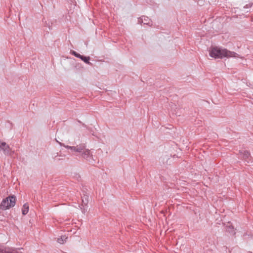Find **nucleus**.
<instances>
[{
    "label": "nucleus",
    "instance_id": "f257e3e1",
    "mask_svg": "<svg viewBox=\"0 0 253 253\" xmlns=\"http://www.w3.org/2000/svg\"><path fill=\"white\" fill-rule=\"evenodd\" d=\"M209 54L211 57L214 58L240 57L238 53L218 46H211L209 50Z\"/></svg>",
    "mask_w": 253,
    "mask_h": 253
},
{
    "label": "nucleus",
    "instance_id": "f03ea898",
    "mask_svg": "<svg viewBox=\"0 0 253 253\" xmlns=\"http://www.w3.org/2000/svg\"><path fill=\"white\" fill-rule=\"evenodd\" d=\"M66 147L67 149H70L72 151H74L81 153L83 158L86 159L89 163H92L94 161L92 155L90 154V151L88 149L84 150V149H85L84 144L77 145V146H66Z\"/></svg>",
    "mask_w": 253,
    "mask_h": 253
},
{
    "label": "nucleus",
    "instance_id": "7ed1b4c3",
    "mask_svg": "<svg viewBox=\"0 0 253 253\" xmlns=\"http://www.w3.org/2000/svg\"><path fill=\"white\" fill-rule=\"evenodd\" d=\"M16 198L14 195H11L3 199L0 207L2 210L9 209L13 207L16 203Z\"/></svg>",
    "mask_w": 253,
    "mask_h": 253
},
{
    "label": "nucleus",
    "instance_id": "20e7f679",
    "mask_svg": "<svg viewBox=\"0 0 253 253\" xmlns=\"http://www.w3.org/2000/svg\"><path fill=\"white\" fill-rule=\"evenodd\" d=\"M0 150H2L3 153L7 155L11 156L14 153V151H12L9 145L4 142L0 143Z\"/></svg>",
    "mask_w": 253,
    "mask_h": 253
},
{
    "label": "nucleus",
    "instance_id": "39448f33",
    "mask_svg": "<svg viewBox=\"0 0 253 253\" xmlns=\"http://www.w3.org/2000/svg\"><path fill=\"white\" fill-rule=\"evenodd\" d=\"M240 153L242 155L243 160L250 163L251 158L250 153L247 150H240Z\"/></svg>",
    "mask_w": 253,
    "mask_h": 253
},
{
    "label": "nucleus",
    "instance_id": "423d86ee",
    "mask_svg": "<svg viewBox=\"0 0 253 253\" xmlns=\"http://www.w3.org/2000/svg\"><path fill=\"white\" fill-rule=\"evenodd\" d=\"M0 253H18L16 249L5 247L0 248Z\"/></svg>",
    "mask_w": 253,
    "mask_h": 253
},
{
    "label": "nucleus",
    "instance_id": "0eeeda50",
    "mask_svg": "<svg viewBox=\"0 0 253 253\" xmlns=\"http://www.w3.org/2000/svg\"><path fill=\"white\" fill-rule=\"evenodd\" d=\"M152 21L147 16H142L141 18L138 19V22L140 23H143L144 24L150 25Z\"/></svg>",
    "mask_w": 253,
    "mask_h": 253
},
{
    "label": "nucleus",
    "instance_id": "6e6552de",
    "mask_svg": "<svg viewBox=\"0 0 253 253\" xmlns=\"http://www.w3.org/2000/svg\"><path fill=\"white\" fill-rule=\"evenodd\" d=\"M79 58L81 59L82 61H83L86 64H87L89 65H91L92 64L89 62L90 57L89 56H85L84 55H81V56L79 57Z\"/></svg>",
    "mask_w": 253,
    "mask_h": 253
},
{
    "label": "nucleus",
    "instance_id": "1a4fd4ad",
    "mask_svg": "<svg viewBox=\"0 0 253 253\" xmlns=\"http://www.w3.org/2000/svg\"><path fill=\"white\" fill-rule=\"evenodd\" d=\"M82 205L87 206L88 203V196L86 195H84L82 197Z\"/></svg>",
    "mask_w": 253,
    "mask_h": 253
},
{
    "label": "nucleus",
    "instance_id": "9d476101",
    "mask_svg": "<svg viewBox=\"0 0 253 253\" xmlns=\"http://www.w3.org/2000/svg\"><path fill=\"white\" fill-rule=\"evenodd\" d=\"M29 211V205L28 204H24L22 209V214L26 215Z\"/></svg>",
    "mask_w": 253,
    "mask_h": 253
},
{
    "label": "nucleus",
    "instance_id": "9b49d317",
    "mask_svg": "<svg viewBox=\"0 0 253 253\" xmlns=\"http://www.w3.org/2000/svg\"><path fill=\"white\" fill-rule=\"evenodd\" d=\"M66 239H67V237L65 236H62L60 238H58L57 241L59 243L63 244L66 242Z\"/></svg>",
    "mask_w": 253,
    "mask_h": 253
},
{
    "label": "nucleus",
    "instance_id": "f8f14e48",
    "mask_svg": "<svg viewBox=\"0 0 253 253\" xmlns=\"http://www.w3.org/2000/svg\"><path fill=\"white\" fill-rule=\"evenodd\" d=\"M71 53L74 55L75 57H77V58H79L80 57V56H81V54L77 53L76 51H74V50H71Z\"/></svg>",
    "mask_w": 253,
    "mask_h": 253
},
{
    "label": "nucleus",
    "instance_id": "ddd939ff",
    "mask_svg": "<svg viewBox=\"0 0 253 253\" xmlns=\"http://www.w3.org/2000/svg\"><path fill=\"white\" fill-rule=\"evenodd\" d=\"M81 209L82 210V212L84 213L87 211V208H84L83 209L81 208Z\"/></svg>",
    "mask_w": 253,
    "mask_h": 253
},
{
    "label": "nucleus",
    "instance_id": "4468645a",
    "mask_svg": "<svg viewBox=\"0 0 253 253\" xmlns=\"http://www.w3.org/2000/svg\"><path fill=\"white\" fill-rule=\"evenodd\" d=\"M229 228H232V229H233V227H231L230 226H229Z\"/></svg>",
    "mask_w": 253,
    "mask_h": 253
}]
</instances>
